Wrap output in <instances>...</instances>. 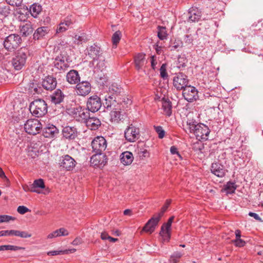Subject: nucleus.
<instances>
[{
    "instance_id": "f257e3e1",
    "label": "nucleus",
    "mask_w": 263,
    "mask_h": 263,
    "mask_svg": "<svg viewBox=\"0 0 263 263\" xmlns=\"http://www.w3.org/2000/svg\"><path fill=\"white\" fill-rule=\"evenodd\" d=\"M47 108L46 102L42 99L34 100L29 106V110L32 115L37 118L45 115L47 112Z\"/></svg>"
},
{
    "instance_id": "f03ea898",
    "label": "nucleus",
    "mask_w": 263,
    "mask_h": 263,
    "mask_svg": "<svg viewBox=\"0 0 263 263\" xmlns=\"http://www.w3.org/2000/svg\"><path fill=\"white\" fill-rule=\"evenodd\" d=\"M69 114L77 121L85 123L89 117L90 112L87 108L81 106L73 107L70 110Z\"/></svg>"
},
{
    "instance_id": "7ed1b4c3",
    "label": "nucleus",
    "mask_w": 263,
    "mask_h": 263,
    "mask_svg": "<svg viewBox=\"0 0 263 263\" xmlns=\"http://www.w3.org/2000/svg\"><path fill=\"white\" fill-rule=\"evenodd\" d=\"M42 124L36 119L28 120L24 124V129L30 135H35L40 133L42 129Z\"/></svg>"
},
{
    "instance_id": "20e7f679",
    "label": "nucleus",
    "mask_w": 263,
    "mask_h": 263,
    "mask_svg": "<svg viewBox=\"0 0 263 263\" xmlns=\"http://www.w3.org/2000/svg\"><path fill=\"white\" fill-rule=\"evenodd\" d=\"M22 42L18 34H10L4 42V47L9 51L16 49Z\"/></svg>"
},
{
    "instance_id": "39448f33",
    "label": "nucleus",
    "mask_w": 263,
    "mask_h": 263,
    "mask_svg": "<svg viewBox=\"0 0 263 263\" xmlns=\"http://www.w3.org/2000/svg\"><path fill=\"white\" fill-rule=\"evenodd\" d=\"M187 76L182 72L176 73L173 79V86L177 90H183L188 86Z\"/></svg>"
},
{
    "instance_id": "423d86ee",
    "label": "nucleus",
    "mask_w": 263,
    "mask_h": 263,
    "mask_svg": "<svg viewBox=\"0 0 263 263\" xmlns=\"http://www.w3.org/2000/svg\"><path fill=\"white\" fill-rule=\"evenodd\" d=\"M27 58V55L25 52L23 50L18 51L11 61L14 68L16 70H21L25 66Z\"/></svg>"
},
{
    "instance_id": "0eeeda50",
    "label": "nucleus",
    "mask_w": 263,
    "mask_h": 263,
    "mask_svg": "<svg viewBox=\"0 0 263 263\" xmlns=\"http://www.w3.org/2000/svg\"><path fill=\"white\" fill-rule=\"evenodd\" d=\"M59 165L62 168L67 171H71L76 165V160L69 155H64L59 159Z\"/></svg>"
},
{
    "instance_id": "6e6552de",
    "label": "nucleus",
    "mask_w": 263,
    "mask_h": 263,
    "mask_svg": "<svg viewBox=\"0 0 263 263\" xmlns=\"http://www.w3.org/2000/svg\"><path fill=\"white\" fill-rule=\"evenodd\" d=\"M125 139L129 142H134L137 140L140 137V129L130 124L124 132Z\"/></svg>"
},
{
    "instance_id": "1a4fd4ad",
    "label": "nucleus",
    "mask_w": 263,
    "mask_h": 263,
    "mask_svg": "<svg viewBox=\"0 0 263 263\" xmlns=\"http://www.w3.org/2000/svg\"><path fill=\"white\" fill-rule=\"evenodd\" d=\"M102 105L100 97L97 95L90 97L87 101L86 107L89 111L96 112L98 111Z\"/></svg>"
},
{
    "instance_id": "9d476101",
    "label": "nucleus",
    "mask_w": 263,
    "mask_h": 263,
    "mask_svg": "<svg viewBox=\"0 0 263 263\" xmlns=\"http://www.w3.org/2000/svg\"><path fill=\"white\" fill-rule=\"evenodd\" d=\"M91 146L93 152L102 153L106 148L107 142L103 137L98 136L92 141Z\"/></svg>"
},
{
    "instance_id": "9b49d317",
    "label": "nucleus",
    "mask_w": 263,
    "mask_h": 263,
    "mask_svg": "<svg viewBox=\"0 0 263 263\" xmlns=\"http://www.w3.org/2000/svg\"><path fill=\"white\" fill-rule=\"evenodd\" d=\"M198 91L194 86L189 85L182 90V96L185 100L189 102H192L198 99Z\"/></svg>"
},
{
    "instance_id": "f8f14e48",
    "label": "nucleus",
    "mask_w": 263,
    "mask_h": 263,
    "mask_svg": "<svg viewBox=\"0 0 263 263\" xmlns=\"http://www.w3.org/2000/svg\"><path fill=\"white\" fill-rule=\"evenodd\" d=\"M90 162L94 166L103 167L107 162V158L106 156L102 153H96L90 158Z\"/></svg>"
},
{
    "instance_id": "ddd939ff",
    "label": "nucleus",
    "mask_w": 263,
    "mask_h": 263,
    "mask_svg": "<svg viewBox=\"0 0 263 263\" xmlns=\"http://www.w3.org/2000/svg\"><path fill=\"white\" fill-rule=\"evenodd\" d=\"M87 54L93 61L98 60L102 54L101 47L95 43L92 45L87 47L86 49Z\"/></svg>"
},
{
    "instance_id": "4468645a",
    "label": "nucleus",
    "mask_w": 263,
    "mask_h": 263,
    "mask_svg": "<svg viewBox=\"0 0 263 263\" xmlns=\"http://www.w3.org/2000/svg\"><path fill=\"white\" fill-rule=\"evenodd\" d=\"M174 216H171L169 218L166 223L163 224L161 228V231L159 234L164 240H169L171 237V228L172 222L174 220Z\"/></svg>"
},
{
    "instance_id": "2eb2a0df",
    "label": "nucleus",
    "mask_w": 263,
    "mask_h": 263,
    "mask_svg": "<svg viewBox=\"0 0 263 263\" xmlns=\"http://www.w3.org/2000/svg\"><path fill=\"white\" fill-rule=\"evenodd\" d=\"M90 83L88 81H82L78 83L76 85V92L79 96H86L91 91Z\"/></svg>"
},
{
    "instance_id": "dca6fc26",
    "label": "nucleus",
    "mask_w": 263,
    "mask_h": 263,
    "mask_svg": "<svg viewBox=\"0 0 263 263\" xmlns=\"http://www.w3.org/2000/svg\"><path fill=\"white\" fill-rule=\"evenodd\" d=\"M160 218L159 217L154 215L143 227L142 230L150 234L154 232L156 226L158 225Z\"/></svg>"
},
{
    "instance_id": "f3484780",
    "label": "nucleus",
    "mask_w": 263,
    "mask_h": 263,
    "mask_svg": "<svg viewBox=\"0 0 263 263\" xmlns=\"http://www.w3.org/2000/svg\"><path fill=\"white\" fill-rule=\"evenodd\" d=\"M198 126H200L197 127L194 134L197 139H208L210 132L209 127L206 125L201 123L199 124Z\"/></svg>"
},
{
    "instance_id": "a211bd4d",
    "label": "nucleus",
    "mask_w": 263,
    "mask_h": 263,
    "mask_svg": "<svg viewBox=\"0 0 263 263\" xmlns=\"http://www.w3.org/2000/svg\"><path fill=\"white\" fill-rule=\"evenodd\" d=\"M42 85L46 90L51 91L54 89L57 86V79L52 76H48L43 80Z\"/></svg>"
},
{
    "instance_id": "6ab92c4d",
    "label": "nucleus",
    "mask_w": 263,
    "mask_h": 263,
    "mask_svg": "<svg viewBox=\"0 0 263 263\" xmlns=\"http://www.w3.org/2000/svg\"><path fill=\"white\" fill-rule=\"evenodd\" d=\"M211 171L218 177H223L226 175L224 166L219 162H214L212 164Z\"/></svg>"
},
{
    "instance_id": "aec40b11",
    "label": "nucleus",
    "mask_w": 263,
    "mask_h": 263,
    "mask_svg": "<svg viewBox=\"0 0 263 263\" xmlns=\"http://www.w3.org/2000/svg\"><path fill=\"white\" fill-rule=\"evenodd\" d=\"M63 137L69 140H74L78 136L77 129L74 127L67 126L63 129Z\"/></svg>"
},
{
    "instance_id": "412c9836",
    "label": "nucleus",
    "mask_w": 263,
    "mask_h": 263,
    "mask_svg": "<svg viewBox=\"0 0 263 263\" xmlns=\"http://www.w3.org/2000/svg\"><path fill=\"white\" fill-rule=\"evenodd\" d=\"M117 101V98L114 95L108 94V96H106L105 102L102 104L104 108L110 110L115 109Z\"/></svg>"
},
{
    "instance_id": "4be33fe9",
    "label": "nucleus",
    "mask_w": 263,
    "mask_h": 263,
    "mask_svg": "<svg viewBox=\"0 0 263 263\" xmlns=\"http://www.w3.org/2000/svg\"><path fill=\"white\" fill-rule=\"evenodd\" d=\"M84 123L88 128L94 130L98 129L101 125V121L98 118L91 117L90 116Z\"/></svg>"
},
{
    "instance_id": "5701e85b",
    "label": "nucleus",
    "mask_w": 263,
    "mask_h": 263,
    "mask_svg": "<svg viewBox=\"0 0 263 263\" xmlns=\"http://www.w3.org/2000/svg\"><path fill=\"white\" fill-rule=\"evenodd\" d=\"M188 14V21L190 22H196L198 21L201 16L200 10L194 7H192L189 9Z\"/></svg>"
},
{
    "instance_id": "b1692460",
    "label": "nucleus",
    "mask_w": 263,
    "mask_h": 263,
    "mask_svg": "<svg viewBox=\"0 0 263 263\" xmlns=\"http://www.w3.org/2000/svg\"><path fill=\"white\" fill-rule=\"evenodd\" d=\"M59 133L57 127L53 124H49L43 129V135L46 138L55 137Z\"/></svg>"
},
{
    "instance_id": "393cba45",
    "label": "nucleus",
    "mask_w": 263,
    "mask_h": 263,
    "mask_svg": "<svg viewBox=\"0 0 263 263\" xmlns=\"http://www.w3.org/2000/svg\"><path fill=\"white\" fill-rule=\"evenodd\" d=\"M66 81L70 84H77L80 81V77L76 70H71L66 74Z\"/></svg>"
},
{
    "instance_id": "a878e982",
    "label": "nucleus",
    "mask_w": 263,
    "mask_h": 263,
    "mask_svg": "<svg viewBox=\"0 0 263 263\" xmlns=\"http://www.w3.org/2000/svg\"><path fill=\"white\" fill-rule=\"evenodd\" d=\"M65 97L61 89H58L51 96V101L55 104H60L63 101Z\"/></svg>"
},
{
    "instance_id": "bb28decb",
    "label": "nucleus",
    "mask_w": 263,
    "mask_h": 263,
    "mask_svg": "<svg viewBox=\"0 0 263 263\" xmlns=\"http://www.w3.org/2000/svg\"><path fill=\"white\" fill-rule=\"evenodd\" d=\"M145 54L143 53H139L135 55L134 62L135 67L137 70H140L144 66L145 61Z\"/></svg>"
},
{
    "instance_id": "cd10ccee",
    "label": "nucleus",
    "mask_w": 263,
    "mask_h": 263,
    "mask_svg": "<svg viewBox=\"0 0 263 263\" xmlns=\"http://www.w3.org/2000/svg\"><path fill=\"white\" fill-rule=\"evenodd\" d=\"M121 162L125 165H129L134 160L132 153L126 151L122 153L121 155Z\"/></svg>"
},
{
    "instance_id": "c85d7f7f",
    "label": "nucleus",
    "mask_w": 263,
    "mask_h": 263,
    "mask_svg": "<svg viewBox=\"0 0 263 263\" xmlns=\"http://www.w3.org/2000/svg\"><path fill=\"white\" fill-rule=\"evenodd\" d=\"M162 108L167 116H170L172 113V105L171 101L168 99L163 98L162 99Z\"/></svg>"
},
{
    "instance_id": "c756f323",
    "label": "nucleus",
    "mask_w": 263,
    "mask_h": 263,
    "mask_svg": "<svg viewBox=\"0 0 263 263\" xmlns=\"http://www.w3.org/2000/svg\"><path fill=\"white\" fill-rule=\"evenodd\" d=\"M74 36H72L73 43L77 45H81L83 43L87 42L89 39L86 35V34H74Z\"/></svg>"
},
{
    "instance_id": "7c9ffc66",
    "label": "nucleus",
    "mask_w": 263,
    "mask_h": 263,
    "mask_svg": "<svg viewBox=\"0 0 263 263\" xmlns=\"http://www.w3.org/2000/svg\"><path fill=\"white\" fill-rule=\"evenodd\" d=\"M54 67L59 70H65L69 67L68 61L64 59H55L54 62Z\"/></svg>"
},
{
    "instance_id": "2f4dec72",
    "label": "nucleus",
    "mask_w": 263,
    "mask_h": 263,
    "mask_svg": "<svg viewBox=\"0 0 263 263\" xmlns=\"http://www.w3.org/2000/svg\"><path fill=\"white\" fill-rule=\"evenodd\" d=\"M237 187V185L236 184L235 182L229 181L224 185L221 191H226L227 194H232L235 193Z\"/></svg>"
},
{
    "instance_id": "473e14b6",
    "label": "nucleus",
    "mask_w": 263,
    "mask_h": 263,
    "mask_svg": "<svg viewBox=\"0 0 263 263\" xmlns=\"http://www.w3.org/2000/svg\"><path fill=\"white\" fill-rule=\"evenodd\" d=\"M42 9V6L40 5L34 3L30 7L29 11L31 15L35 18L41 12Z\"/></svg>"
},
{
    "instance_id": "72a5a7b5",
    "label": "nucleus",
    "mask_w": 263,
    "mask_h": 263,
    "mask_svg": "<svg viewBox=\"0 0 263 263\" xmlns=\"http://www.w3.org/2000/svg\"><path fill=\"white\" fill-rule=\"evenodd\" d=\"M184 253L182 252L175 251L172 253L168 259L169 263H178Z\"/></svg>"
},
{
    "instance_id": "f704fd0d",
    "label": "nucleus",
    "mask_w": 263,
    "mask_h": 263,
    "mask_svg": "<svg viewBox=\"0 0 263 263\" xmlns=\"http://www.w3.org/2000/svg\"><path fill=\"white\" fill-rule=\"evenodd\" d=\"M110 95H113L117 98L120 96L121 93L123 91V89L117 86V85L112 84L109 89Z\"/></svg>"
},
{
    "instance_id": "c9c22d12",
    "label": "nucleus",
    "mask_w": 263,
    "mask_h": 263,
    "mask_svg": "<svg viewBox=\"0 0 263 263\" xmlns=\"http://www.w3.org/2000/svg\"><path fill=\"white\" fill-rule=\"evenodd\" d=\"M110 120L112 122H118L120 120L121 113L120 111L117 110L115 108L114 109L110 110Z\"/></svg>"
},
{
    "instance_id": "e433bc0d",
    "label": "nucleus",
    "mask_w": 263,
    "mask_h": 263,
    "mask_svg": "<svg viewBox=\"0 0 263 263\" xmlns=\"http://www.w3.org/2000/svg\"><path fill=\"white\" fill-rule=\"evenodd\" d=\"M25 248L22 247H18L12 245H2L0 246V251H17L20 250H25Z\"/></svg>"
},
{
    "instance_id": "4c0bfd02",
    "label": "nucleus",
    "mask_w": 263,
    "mask_h": 263,
    "mask_svg": "<svg viewBox=\"0 0 263 263\" xmlns=\"http://www.w3.org/2000/svg\"><path fill=\"white\" fill-rule=\"evenodd\" d=\"M67 50H69L68 48L62 47L61 49H60V52L59 54L55 58H57V59H64L68 61L69 56L68 55Z\"/></svg>"
},
{
    "instance_id": "58836bf2",
    "label": "nucleus",
    "mask_w": 263,
    "mask_h": 263,
    "mask_svg": "<svg viewBox=\"0 0 263 263\" xmlns=\"http://www.w3.org/2000/svg\"><path fill=\"white\" fill-rule=\"evenodd\" d=\"M32 32L33 28L30 22H27L21 27V33H31Z\"/></svg>"
},
{
    "instance_id": "ea45409f",
    "label": "nucleus",
    "mask_w": 263,
    "mask_h": 263,
    "mask_svg": "<svg viewBox=\"0 0 263 263\" xmlns=\"http://www.w3.org/2000/svg\"><path fill=\"white\" fill-rule=\"evenodd\" d=\"M32 185L34 190H37V188L44 189L45 187L44 180L42 179L35 180Z\"/></svg>"
},
{
    "instance_id": "a19ab883",
    "label": "nucleus",
    "mask_w": 263,
    "mask_h": 263,
    "mask_svg": "<svg viewBox=\"0 0 263 263\" xmlns=\"http://www.w3.org/2000/svg\"><path fill=\"white\" fill-rule=\"evenodd\" d=\"M171 201H172L171 199L166 200L164 205L162 207V208L161 209V211L159 213H158V214H156V216H157L158 217H159V218L161 219V218L163 216L165 212L167 210V208L171 204Z\"/></svg>"
},
{
    "instance_id": "79ce46f5",
    "label": "nucleus",
    "mask_w": 263,
    "mask_h": 263,
    "mask_svg": "<svg viewBox=\"0 0 263 263\" xmlns=\"http://www.w3.org/2000/svg\"><path fill=\"white\" fill-rule=\"evenodd\" d=\"M160 76L163 80L168 79V76L166 71V64H163L160 68Z\"/></svg>"
},
{
    "instance_id": "37998d69",
    "label": "nucleus",
    "mask_w": 263,
    "mask_h": 263,
    "mask_svg": "<svg viewBox=\"0 0 263 263\" xmlns=\"http://www.w3.org/2000/svg\"><path fill=\"white\" fill-rule=\"evenodd\" d=\"M138 154L141 159H144L149 156V152L145 148L138 149Z\"/></svg>"
},
{
    "instance_id": "c03bdc74",
    "label": "nucleus",
    "mask_w": 263,
    "mask_h": 263,
    "mask_svg": "<svg viewBox=\"0 0 263 263\" xmlns=\"http://www.w3.org/2000/svg\"><path fill=\"white\" fill-rule=\"evenodd\" d=\"M121 38L120 34H113L112 36V47L116 48Z\"/></svg>"
},
{
    "instance_id": "a18cd8bd",
    "label": "nucleus",
    "mask_w": 263,
    "mask_h": 263,
    "mask_svg": "<svg viewBox=\"0 0 263 263\" xmlns=\"http://www.w3.org/2000/svg\"><path fill=\"white\" fill-rule=\"evenodd\" d=\"M69 252V250H54L49 251L47 253V254L49 256H55L61 254H67Z\"/></svg>"
},
{
    "instance_id": "49530a36",
    "label": "nucleus",
    "mask_w": 263,
    "mask_h": 263,
    "mask_svg": "<svg viewBox=\"0 0 263 263\" xmlns=\"http://www.w3.org/2000/svg\"><path fill=\"white\" fill-rule=\"evenodd\" d=\"M187 124L189 126L190 132L194 134H195V132L197 130V127L200 126H198L199 124H196V122L193 121L190 122H187Z\"/></svg>"
},
{
    "instance_id": "de8ad7c7",
    "label": "nucleus",
    "mask_w": 263,
    "mask_h": 263,
    "mask_svg": "<svg viewBox=\"0 0 263 263\" xmlns=\"http://www.w3.org/2000/svg\"><path fill=\"white\" fill-rule=\"evenodd\" d=\"M155 131L158 135V137L160 139H162L165 135V131L163 129L162 127L161 126H154Z\"/></svg>"
},
{
    "instance_id": "09e8293b",
    "label": "nucleus",
    "mask_w": 263,
    "mask_h": 263,
    "mask_svg": "<svg viewBox=\"0 0 263 263\" xmlns=\"http://www.w3.org/2000/svg\"><path fill=\"white\" fill-rule=\"evenodd\" d=\"M10 10L9 9V7L8 6L0 7V14L4 17L8 15V14L10 13Z\"/></svg>"
},
{
    "instance_id": "8fccbe9b",
    "label": "nucleus",
    "mask_w": 263,
    "mask_h": 263,
    "mask_svg": "<svg viewBox=\"0 0 263 263\" xmlns=\"http://www.w3.org/2000/svg\"><path fill=\"white\" fill-rule=\"evenodd\" d=\"M23 190L25 192H31L39 193L38 190H34L32 184L30 185L24 184L22 185Z\"/></svg>"
},
{
    "instance_id": "3c124183",
    "label": "nucleus",
    "mask_w": 263,
    "mask_h": 263,
    "mask_svg": "<svg viewBox=\"0 0 263 263\" xmlns=\"http://www.w3.org/2000/svg\"><path fill=\"white\" fill-rule=\"evenodd\" d=\"M14 219L15 218L11 216L6 215H0V223L8 222L10 220H14Z\"/></svg>"
},
{
    "instance_id": "603ef678",
    "label": "nucleus",
    "mask_w": 263,
    "mask_h": 263,
    "mask_svg": "<svg viewBox=\"0 0 263 263\" xmlns=\"http://www.w3.org/2000/svg\"><path fill=\"white\" fill-rule=\"evenodd\" d=\"M7 3L13 6L19 7L21 5L23 0H6Z\"/></svg>"
},
{
    "instance_id": "864d4df0",
    "label": "nucleus",
    "mask_w": 263,
    "mask_h": 263,
    "mask_svg": "<svg viewBox=\"0 0 263 263\" xmlns=\"http://www.w3.org/2000/svg\"><path fill=\"white\" fill-rule=\"evenodd\" d=\"M32 235L30 233H29L28 232L26 231H21L18 230L17 233V236L20 237L21 238H29L31 237Z\"/></svg>"
},
{
    "instance_id": "5fc2aeb1",
    "label": "nucleus",
    "mask_w": 263,
    "mask_h": 263,
    "mask_svg": "<svg viewBox=\"0 0 263 263\" xmlns=\"http://www.w3.org/2000/svg\"><path fill=\"white\" fill-rule=\"evenodd\" d=\"M232 241L234 242L236 246L238 247H243L246 244L245 241L241 238L236 239Z\"/></svg>"
},
{
    "instance_id": "6e6d98bb",
    "label": "nucleus",
    "mask_w": 263,
    "mask_h": 263,
    "mask_svg": "<svg viewBox=\"0 0 263 263\" xmlns=\"http://www.w3.org/2000/svg\"><path fill=\"white\" fill-rule=\"evenodd\" d=\"M17 211L21 214H24L30 211L29 209L24 205H20L18 206Z\"/></svg>"
},
{
    "instance_id": "4d7b16f0",
    "label": "nucleus",
    "mask_w": 263,
    "mask_h": 263,
    "mask_svg": "<svg viewBox=\"0 0 263 263\" xmlns=\"http://www.w3.org/2000/svg\"><path fill=\"white\" fill-rule=\"evenodd\" d=\"M67 27H66V24H65V23L61 22L59 25V27L57 29V33L65 32L67 30Z\"/></svg>"
},
{
    "instance_id": "13d9d810",
    "label": "nucleus",
    "mask_w": 263,
    "mask_h": 263,
    "mask_svg": "<svg viewBox=\"0 0 263 263\" xmlns=\"http://www.w3.org/2000/svg\"><path fill=\"white\" fill-rule=\"evenodd\" d=\"M170 152L173 155L177 154V156L181 158L182 159L181 156L179 154V152L178 151L177 148L175 146H172L170 148Z\"/></svg>"
},
{
    "instance_id": "bf43d9fd",
    "label": "nucleus",
    "mask_w": 263,
    "mask_h": 263,
    "mask_svg": "<svg viewBox=\"0 0 263 263\" xmlns=\"http://www.w3.org/2000/svg\"><path fill=\"white\" fill-rule=\"evenodd\" d=\"M59 237L60 236H65L69 234L68 231L64 228H61L59 229Z\"/></svg>"
},
{
    "instance_id": "052dcab7",
    "label": "nucleus",
    "mask_w": 263,
    "mask_h": 263,
    "mask_svg": "<svg viewBox=\"0 0 263 263\" xmlns=\"http://www.w3.org/2000/svg\"><path fill=\"white\" fill-rule=\"evenodd\" d=\"M248 215L250 216L253 217L255 220H256L258 221H260V222L262 221L261 218L256 213H253L252 212H250L249 213Z\"/></svg>"
},
{
    "instance_id": "680f3d73",
    "label": "nucleus",
    "mask_w": 263,
    "mask_h": 263,
    "mask_svg": "<svg viewBox=\"0 0 263 263\" xmlns=\"http://www.w3.org/2000/svg\"><path fill=\"white\" fill-rule=\"evenodd\" d=\"M82 239L80 237L76 238L72 242V244L74 246H78L82 243Z\"/></svg>"
},
{
    "instance_id": "e2e57ef3",
    "label": "nucleus",
    "mask_w": 263,
    "mask_h": 263,
    "mask_svg": "<svg viewBox=\"0 0 263 263\" xmlns=\"http://www.w3.org/2000/svg\"><path fill=\"white\" fill-rule=\"evenodd\" d=\"M156 58L155 55L151 57V67L153 69H155V66L157 64Z\"/></svg>"
},
{
    "instance_id": "0e129e2a",
    "label": "nucleus",
    "mask_w": 263,
    "mask_h": 263,
    "mask_svg": "<svg viewBox=\"0 0 263 263\" xmlns=\"http://www.w3.org/2000/svg\"><path fill=\"white\" fill-rule=\"evenodd\" d=\"M157 29H158V31H157V33H166V32L165 27L158 26Z\"/></svg>"
},
{
    "instance_id": "69168bd1",
    "label": "nucleus",
    "mask_w": 263,
    "mask_h": 263,
    "mask_svg": "<svg viewBox=\"0 0 263 263\" xmlns=\"http://www.w3.org/2000/svg\"><path fill=\"white\" fill-rule=\"evenodd\" d=\"M108 237H109V235L106 232H103L101 234V238L102 240H108Z\"/></svg>"
},
{
    "instance_id": "338daca9",
    "label": "nucleus",
    "mask_w": 263,
    "mask_h": 263,
    "mask_svg": "<svg viewBox=\"0 0 263 263\" xmlns=\"http://www.w3.org/2000/svg\"><path fill=\"white\" fill-rule=\"evenodd\" d=\"M17 231L18 230H8L9 236H17Z\"/></svg>"
},
{
    "instance_id": "774afa93",
    "label": "nucleus",
    "mask_w": 263,
    "mask_h": 263,
    "mask_svg": "<svg viewBox=\"0 0 263 263\" xmlns=\"http://www.w3.org/2000/svg\"><path fill=\"white\" fill-rule=\"evenodd\" d=\"M63 23H65V24H66V27L68 28L72 24V21L70 18L68 17Z\"/></svg>"
}]
</instances>
